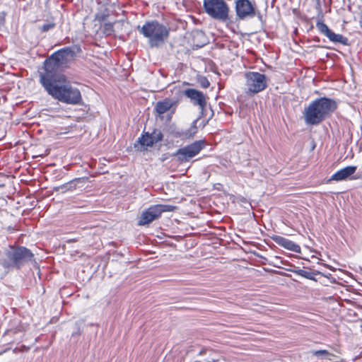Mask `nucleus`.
I'll list each match as a JSON object with an SVG mask.
<instances>
[{"instance_id": "nucleus-1", "label": "nucleus", "mask_w": 362, "mask_h": 362, "mask_svg": "<svg viewBox=\"0 0 362 362\" xmlns=\"http://www.w3.org/2000/svg\"><path fill=\"white\" fill-rule=\"evenodd\" d=\"M40 82L54 99L68 105H81L83 101L79 89L73 86L65 75L40 76Z\"/></svg>"}, {"instance_id": "nucleus-2", "label": "nucleus", "mask_w": 362, "mask_h": 362, "mask_svg": "<svg viewBox=\"0 0 362 362\" xmlns=\"http://www.w3.org/2000/svg\"><path fill=\"white\" fill-rule=\"evenodd\" d=\"M80 52L81 48L78 46H70L54 52L45 61L43 71L40 73V76L64 75L60 72V69L66 67L71 61L74 60L76 54Z\"/></svg>"}, {"instance_id": "nucleus-3", "label": "nucleus", "mask_w": 362, "mask_h": 362, "mask_svg": "<svg viewBox=\"0 0 362 362\" xmlns=\"http://www.w3.org/2000/svg\"><path fill=\"white\" fill-rule=\"evenodd\" d=\"M337 108V104L334 100L326 97L317 98L305 109V121L308 124H318Z\"/></svg>"}, {"instance_id": "nucleus-4", "label": "nucleus", "mask_w": 362, "mask_h": 362, "mask_svg": "<svg viewBox=\"0 0 362 362\" xmlns=\"http://www.w3.org/2000/svg\"><path fill=\"white\" fill-rule=\"evenodd\" d=\"M137 30L148 39L151 47L161 46L168 39L170 33L167 26L157 21H147L141 27L138 26Z\"/></svg>"}, {"instance_id": "nucleus-5", "label": "nucleus", "mask_w": 362, "mask_h": 362, "mask_svg": "<svg viewBox=\"0 0 362 362\" xmlns=\"http://www.w3.org/2000/svg\"><path fill=\"white\" fill-rule=\"evenodd\" d=\"M6 255L10 262H4L5 267H15L19 269L34 259L33 253L23 246H10L6 252Z\"/></svg>"}, {"instance_id": "nucleus-6", "label": "nucleus", "mask_w": 362, "mask_h": 362, "mask_svg": "<svg viewBox=\"0 0 362 362\" xmlns=\"http://www.w3.org/2000/svg\"><path fill=\"white\" fill-rule=\"evenodd\" d=\"M245 93L250 95L263 91L268 86L266 75L257 71H248L245 74Z\"/></svg>"}, {"instance_id": "nucleus-7", "label": "nucleus", "mask_w": 362, "mask_h": 362, "mask_svg": "<svg viewBox=\"0 0 362 362\" xmlns=\"http://www.w3.org/2000/svg\"><path fill=\"white\" fill-rule=\"evenodd\" d=\"M205 12L212 18L226 21L229 17V6L224 0H204Z\"/></svg>"}, {"instance_id": "nucleus-8", "label": "nucleus", "mask_w": 362, "mask_h": 362, "mask_svg": "<svg viewBox=\"0 0 362 362\" xmlns=\"http://www.w3.org/2000/svg\"><path fill=\"white\" fill-rule=\"evenodd\" d=\"M175 209V206L170 204L151 205L141 214L138 223L140 226L149 224L158 219L162 213L173 211Z\"/></svg>"}, {"instance_id": "nucleus-9", "label": "nucleus", "mask_w": 362, "mask_h": 362, "mask_svg": "<svg viewBox=\"0 0 362 362\" xmlns=\"http://www.w3.org/2000/svg\"><path fill=\"white\" fill-rule=\"evenodd\" d=\"M205 146L206 142L204 140L195 141L191 144L179 148L175 156L180 163L189 162L192 158L198 155Z\"/></svg>"}, {"instance_id": "nucleus-10", "label": "nucleus", "mask_w": 362, "mask_h": 362, "mask_svg": "<svg viewBox=\"0 0 362 362\" xmlns=\"http://www.w3.org/2000/svg\"><path fill=\"white\" fill-rule=\"evenodd\" d=\"M235 8L236 16L240 20L256 16L255 6L249 0H236Z\"/></svg>"}, {"instance_id": "nucleus-11", "label": "nucleus", "mask_w": 362, "mask_h": 362, "mask_svg": "<svg viewBox=\"0 0 362 362\" xmlns=\"http://www.w3.org/2000/svg\"><path fill=\"white\" fill-rule=\"evenodd\" d=\"M316 27L322 35H325L331 42L340 43L344 45H348V39L341 34H336L332 32L328 26L322 21H317Z\"/></svg>"}, {"instance_id": "nucleus-12", "label": "nucleus", "mask_w": 362, "mask_h": 362, "mask_svg": "<svg viewBox=\"0 0 362 362\" xmlns=\"http://www.w3.org/2000/svg\"><path fill=\"white\" fill-rule=\"evenodd\" d=\"M184 93L194 105H199L201 109L205 107L206 105V96L202 91L194 88H188L185 90Z\"/></svg>"}, {"instance_id": "nucleus-13", "label": "nucleus", "mask_w": 362, "mask_h": 362, "mask_svg": "<svg viewBox=\"0 0 362 362\" xmlns=\"http://www.w3.org/2000/svg\"><path fill=\"white\" fill-rule=\"evenodd\" d=\"M272 239L279 245L283 247L284 248L296 252L301 253V249L300 245L295 243L294 242L280 235H274L272 237Z\"/></svg>"}, {"instance_id": "nucleus-14", "label": "nucleus", "mask_w": 362, "mask_h": 362, "mask_svg": "<svg viewBox=\"0 0 362 362\" xmlns=\"http://www.w3.org/2000/svg\"><path fill=\"white\" fill-rule=\"evenodd\" d=\"M356 169V166L354 165H349L342 169H340L331 176V177L328 180V182H340L346 180L351 175L355 173Z\"/></svg>"}, {"instance_id": "nucleus-15", "label": "nucleus", "mask_w": 362, "mask_h": 362, "mask_svg": "<svg viewBox=\"0 0 362 362\" xmlns=\"http://www.w3.org/2000/svg\"><path fill=\"white\" fill-rule=\"evenodd\" d=\"M177 102L171 99H165L157 102L155 110L158 115H162L168 111H171V114L175 112L177 107Z\"/></svg>"}, {"instance_id": "nucleus-16", "label": "nucleus", "mask_w": 362, "mask_h": 362, "mask_svg": "<svg viewBox=\"0 0 362 362\" xmlns=\"http://www.w3.org/2000/svg\"><path fill=\"white\" fill-rule=\"evenodd\" d=\"M154 144L150 134L145 132L137 139L134 146L136 150L144 151H146L148 147H151Z\"/></svg>"}, {"instance_id": "nucleus-17", "label": "nucleus", "mask_w": 362, "mask_h": 362, "mask_svg": "<svg viewBox=\"0 0 362 362\" xmlns=\"http://www.w3.org/2000/svg\"><path fill=\"white\" fill-rule=\"evenodd\" d=\"M311 357H315L320 362H328L333 360L334 355L325 349L311 350L309 352Z\"/></svg>"}, {"instance_id": "nucleus-18", "label": "nucleus", "mask_w": 362, "mask_h": 362, "mask_svg": "<svg viewBox=\"0 0 362 362\" xmlns=\"http://www.w3.org/2000/svg\"><path fill=\"white\" fill-rule=\"evenodd\" d=\"M197 120L194 121L191 127L186 130L177 132L176 135L182 139H187L193 137L197 133Z\"/></svg>"}, {"instance_id": "nucleus-19", "label": "nucleus", "mask_w": 362, "mask_h": 362, "mask_svg": "<svg viewBox=\"0 0 362 362\" xmlns=\"http://www.w3.org/2000/svg\"><path fill=\"white\" fill-rule=\"evenodd\" d=\"M150 136L152 138V140L154 142V144L161 141L163 138V135L161 131L159 129H154L152 132V133L150 134Z\"/></svg>"}, {"instance_id": "nucleus-20", "label": "nucleus", "mask_w": 362, "mask_h": 362, "mask_svg": "<svg viewBox=\"0 0 362 362\" xmlns=\"http://www.w3.org/2000/svg\"><path fill=\"white\" fill-rule=\"evenodd\" d=\"M103 32L107 35L112 34L114 32V23L110 22L104 23Z\"/></svg>"}, {"instance_id": "nucleus-21", "label": "nucleus", "mask_w": 362, "mask_h": 362, "mask_svg": "<svg viewBox=\"0 0 362 362\" xmlns=\"http://www.w3.org/2000/svg\"><path fill=\"white\" fill-rule=\"evenodd\" d=\"M291 272L295 273L299 276L305 277L307 279H311L310 274L305 270L298 269H290Z\"/></svg>"}, {"instance_id": "nucleus-22", "label": "nucleus", "mask_w": 362, "mask_h": 362, "mask_svg": "<svg viewBox=\"0 0 362 362\" xmlns=\"http://www.w3.org/2000/svg\"><path fill=\"white\" fill-rule=\"evenodd\" d=\"M54 25L53 23H47L45 24L42 26L41 30L43 32H47L50 29L53 28Z\"/></svg>"}, {"instance_id": "nucleus-23", "label": "nucleus", "mask_w": 362, "mask_h": 362, "mask_svg": "<svg viewBox=\"0 0 362 362\" xmlns=\"http://www.w3.org/2000/svg\"><path fill=\"white\" fill-rule=\"evenodd\" d=\"M105 18H106V16L104 13H99L95 15V20L99 22L104 21Z\"/></svg>"}, {"instance_id": "nucleus-24", "label": "nucleus", "mask_w": 362, "mask_h": 362, "mask_svg": "<svg viewBox=\"0 0 362 362\" xmlns=\"http://www.w3.org/2000/svg\"><path fill=\"white\" fill-rule=\"evenodd\" d=\"M210 83L207 80H205V81L202 82V86L204 88H208L209 86Z\"/></svg>"}, {"instance_id": "nucleus-25", "label": "nucleus", "mask_w": 362, "mask_h": 362, "mask_svg": "<svg viewBox=\"0 0 362 362\" xmlns=\"http://www.w3.org/2000/svg\"><path fill=\"white\" fill-rule=\"evenodd\" d=\"M359 23H360L361 27L362 28V11L360 13V15H359Z\"/></svg>"}, {"instance_id": "nucleus-26", "label": "nucleus", "mask_w": 362, "mask_h": 362, "mask_svg": "<svg viewBox=\"0 0 362 362\" xmlns=\"http://www.w3.org/2000/svg\"><path fill=\"white\" fill-rule=\"evenodd\" d=\"M258 17L259 18H261V14L259 13H258Z\"/></svg>"}]
</instances>
